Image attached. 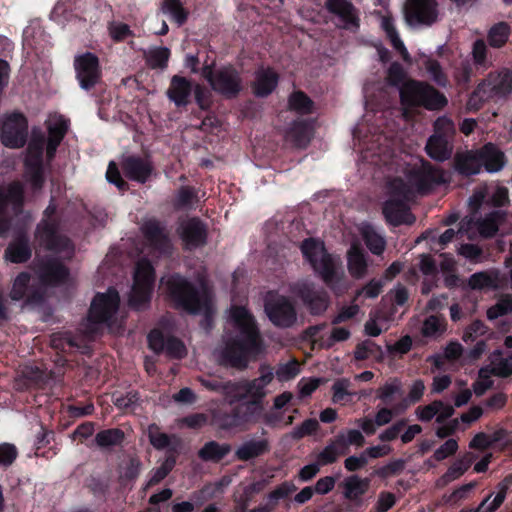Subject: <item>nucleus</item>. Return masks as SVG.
Segmentation results:
<instances>
[{"label": "nucleus", "mask_w": 512, "mask_h": 512, "mask_svg": "<svg viewBox=\"0 0 512 512\" xmlns=\"http://www.w3.org/2000/svg\"><path fill=\"white\" fill-rule=\"evenodd\" d=\"M148 436L150 443L156 449L167 448L172 440H177L175 436L169 437L167 434L162 433L159 427L154 424L148 427Z\"/></svg>", "instance_id": "603ef678"}, {"label": "nucleus", "mask_w": 512, "mask_h": 512, "mask_svg": "<svg viewBox=\"0 0 512 512\" xmlns=\"http://www.w3.org/2000/svg\"><path fill=\"white\" fill-rule=\"evenodd\" d=\"M300 372L299 364L295 360H291L287 363H283L278 365L276 371L274 372V377L280 382H286L293 378H295Z\"/></svg>", "instance_id": "13d9d810"}, {"label": "nucleus", "mask_w": 512, "mask_h": 512, "mask_svg": "<svg viewBox=\"0 0 512 512\" xmlns=\"http://www.w3.org/2000/svg\"><path fill=\"white\" fill-rule=\"evenodd\" d=\"M424 66L427 72L430 74V77L436 84L440 86H446L447 78L445 74L442 72L441 66L437 61L432 59H426Z\"/></svg>", "instance_id": "774afa93"}, {"label": "nucleus", "mask_w": 512, "mask_h": 512, "mask_svg": "<svg viewBox=\"0 0 512 512\" xmlns=\"http://www.w3.org/2000/svg\"><path fill=\"white\" fill-rule=\"evenodd\" d=\"M124 174L131 180L144 183L152 172L151 162L147 158L125 156L121 160Z\"/></svg>", "instance_id": "b1692460"}, {"label": "nucleus", "mask_w": 512, "mask_h": 512, "mask_svg": "<svg viewBox=\"0 0 512 512\" xmlns=\"http://www.w3.org/2000/svg\"><path fill=\"white\" fill-rule=\"evenodd\" d=\"M170 57V50L166 47H157L149 50L147 54L148 64L152 68H165Z\"/></svg>", "instance_id": "6e6d98bb"}, {"label": "nucleus", "mask_w": 512, "mask_h": 512, "mask_svg": "<svg viewBox=\"0 0 512 512\" xmlns=\"http://www.w3.org/2000/svg\"><path fill=\"white\" fill-rule=\"evenodd\" d=\"M349 273L357 279L363 278L367 271V262L358 244L354 243L347 253Z\"/></svg>", "instance_id": "473e14b6"}, {"label": "nucleus", "mask_w": 512, "mask_h": 512, "mask_svg": "<svg viewBox=\"0 0 512 512\" xmlns=\"http://www.w3.org/2000/svg\"><path fill=\"white\" fill-rule=\"evenodd\" d=\"M243 419L246 422H256L264 412V402L244 399Z\"/></svg>", "instance_id": "3c124183"}, {"label": "nucleus", "mask_w": 512, "mask_h": 512, "mask_svg": "<svg viewBox=\"0 0 512 512\" xmlns=\"http://www.w3.org/2000/svg\"><path fill=\"white\" fill-rule=\"evenodd\" d=\"M23 202V187L14 182L7 187L5 192H0V236L9 229L7 216L10 211L17 213Z\"/></svg>", "instance_id": "a211bd4d"}, {"label": "nucleus", "mask_w": 512, "mask_h": 512, "mask_svg": "<svg viewBox=\"0 0 512 512\" xmlns=\"http://www.w3.org/2000/svg\"><path fill=\"white\" fill-rule=\"evenodd\" d=\"M505 501V497L498 491L494 495L490 493L474 510H462L461 512H495Z\"/></svg>", "instance_id": "09e8293b"}, {"label": "nucleus", "mask_w": 512, "mask_h": 512, "mask_svg": "<svg viewBox=\"0 0 512 512\" xmlns=\"http://www.w3.org/2000/svg\"><path fill=\"white\" fill-rule=\"evenodd\" d=\"M426 151L431 158L444 161L450 157L452 145L450 140L439 135H432L426 144Z\"/></svg>", "instance_id": "72a5a7b5"}, {"label": "nucleus", "mask_w": 512, "mask_h": 512, "mask_svg": "<svg viewBox=\"0 0 512 512\" xmlns=\"http://www.w3.org/2000/svg\"><path fill=\"white\" fill-rule=\"evenodd\" d=\"M48 130L47 156L53 157L68 130V121L59 114H52L46 121Z\"/></svg>", "instance_id": "393cba45"}, {"label": "nucleus", "mask_w": 512, "mask_h": 512, "mask_svg": "<svg viewBox=\"0 0 512 512\" xmlns=\"http://www.w3.org/2000/svg\"><path fill=\"white\" fill-rule=\"evenodd\" d=\"M119 301L118 292L111 288L106 293L97 294L91 303L89 320L94 323H105L113 332H118L119 327L114 326V317Z\"/></svg>", "instance_id": "9d476101"}, {"label": "nucleus", "mask_w": 512, "mask_h": 512, "mask_svg": "<svg viewBox=\"0 0 512 512\" xmlns=\"http://www.w3.org/2000/svg\"><path fill=\"white\" fill-rule=\"evenodd\" d=\"M268 449L269 444L265 439L249 440L237 448L235 455L237 459L241 461H247L264 454L268 451Z\"/></svg>", "instance_id": "f704fd0d"}, {"label": "nucleus", "mask_w": 512, "mask_h": 512, "mask_svg": "<svg viewBox=\"0 0 512 512\" xmlns=\"http://www.w3.org/2000/svg\"><path fill=\"white\" fill-rule=\"evenodd\" d=\"M501 351H495L492 354L490 371L497 377L506 378L512 375V361L501 357Z\"/></svg>", "instance_id": "37998d69"}, {"label": "nucleus", "mask_w": 512, "mask_h": 512, "mask_svg": "<svg viewBox=\"0 0 512 512\" xmlns=\"http://www.w3.org/2000/svg\"><path fill=\"white\" fill-rule=\"evenodd\" d=\"M498 275L496 272H477L470 276L468 285L473 290L496 287Z\"/></svg>", "instance_id": "79ce46f5"}, {"label": "nucleus", "mask_w": 512, "mask_h": 512, "mask_svg": "<svg viewBox=\"0 0 512 512\" xmlns=\"http://www.w3.org/2000/svg\"><path fill=\"white\" fill-rule=\"evenodd\" d=\"M291 291L303 301L312 314H322L329 306L327 293L316 289L314 283L309 280L297 282L292 286Z\"/></svg>", "instance_id": "4468645a"}, {"label": "nucleus", "mask_w": 512, "mask_h": 512, "mask_svg": "<svg viewBox=\"0 0 512 512\" xmlns=\"http://www.w3.org/2000/svg\"><path fill=\"white\" fill-rule=\"evenodd\" d=\"M381 26L384 29V31L386 32L393 47L400 52V54L402 55V57L405 61H409L410 55H409L403 41L400 39L399 34L394 26L392 19L389 17H383L382 21H381Z\"/></svg>", "instance_id": "ea45409f"}, {"label": "nucleus", "mask_w": 512, "mask_h": 512, "mask_svg": "<svg viewBox=\"0 0 512 512\" xmlns=\"http://www.w3.org/2000/svg\"><path fill=\"white\" fill-rule=\"evenodd\" d=\"M512 92V71L490 73L471 94L467 101V109L478 110L481 105L490 99L502 98Z\"/></svg>", "instance_id": "423d86ee"}, {"label": "nucleus", "mask_w": 512, "mask_h": 512, "mask_svg": "<svg viewBox=\"0 0 512 512\" xmlns=\"http://www.w3.org/2000/svg\"><path fill=\"white\" fill-rule=\"evenodd\" d=\"M325 8L341 22V28L357 31L360 27L358 9L349 0H326Z\"/></svg>", "instance_id": "aec40b11"}, {"label": "nucleus", "mask_w": 512, "mask_h": 512, "mask_svg": "<svg viewBox=\"0 0 512 512\" xmlns=\"http://www.w3.org/2000/svg\"><path fill=\"white\" fill-rule=\"evenodd\" d=\"M415 414L420 421L428 422L436 417V422L442 423L454 414V407L436 400L428 405L418 406Z\"/></svg>", "instance_id": "a878e982"}, {"label": "nucleus", "mask_w": 512, "mask_h": 512, "mask_svg": "<svg viewBox=\"0 0 512 512\" xmlns=\"http://www.w3.org/2000/svg\"><path fill=\"white\" fill-rule=\"evenodd\" d=\"M278 75L270 68H260L256 71L253 84L254 93L257 96H267L276 87Z\"/></svg>", "instance_id": "7c9ffc66"}, {"label": "nucleus", "mask_w": 512, "mask_h": 512, "mask_svg": "<svg viewBox=\"0 0 512 512\" xmlns=\"http://www.w3.org/2000/svg\"><path fill=\"white\" fill-rule=\"evenodd\" d=\"M336 437L345 444V451L347 453L349 452L350 445L362 447L365 444V438L362 432L356 429H350L346 433L338 434Z\"/></svg>", "instance_id": "680f3d73"}, {"label": "nucleus", "mask_w": 512, "mask_h": 512, "mask_svg": "<svg viewBox=\"0 0 512 512\" xmlns=\"http://www.w3.org/2000/svg\"><path fill=\"white\" fill-rule=\"evenodd\" d=\"M509 203V192L503 186L481 185L469 198L470 211L490 210L491 207H503Z\"/></svg>", "instance_id": "9b49d317"}, {"label": "nucleus", "mask_w": 512, "mask_h": 512, "mask_svg": "<svg viewBox=\"0 0 512 512\" xmlns=\"http://www.w3.org/2000/svg\"><path fill=\"white\" fill-rule=\"evenodd\" d=\"M259 377L252 380L234 382L232 404L244 399L263 401L268 394L267 387L274 379V370L268 364H261Z\"/></svg>", "instance_id": "6e6552de"}, {"label": "nucleus", "mask_w": 512, "mask_h": 512, "mask_svg": "<svg viewBox=\"0 0 512 512\" xmlns=\"http://www.w3.org/2000/svg\"><path fill=\"white\" fill-rule=\"evenodd\" d=\"M154 281V269L150 262L146 259L139 260L135 267L129 296V304L133 308L141 309L150 300Z\"/></svg>", "instance_id": "1a4fd4ad"}, {"label": "nucleus", "mask_w": 512, "mask_h": 512, "mask_svg": "<svg viewBox=\"0 0 512 512\" xmlns=\"http://www.w3.org/2000/svg\"><path fill=\"white\" fill-rule=\"evenodd\" d=\"M1 142L12 149L24 146L27 137L28 123L21 113H11L0 118Z\"/></svg>", "instance_id": "ddd939ff"}, {"label": "nucleus", "mask_w": 512, "mask_h": 512, "mask_svg": "<svg viewBox=\"0 0 512 512\" xmlns=\"http://www.w3.org/2000/svg\"><path fill=\"white\" fill-rule=\"evenodd\" d=\"M446 175L429 163L415 161L404 167L398 175L389 178L385 185L386 200L383 214L392 225L411 224L414 217L408 212L407 203L416 194L426 193L435 185L446 182Z\"/></svg>", "instance_id": "f257e3e1"}, {"label": "nucleus", "mask_w": 512, "mask_h": 512, "mask_svg": "<svg viewBox=\"0 0 512 512\" xmlns=\"http://www.w3.org/2000/svg\"><path fill=\"white\" fill-rule=\"evenodd\" d=\"M438 16L435 0H407L405 4V17L410 25H430Z\"/></svg>", "instance_id": "6ab92c4d"}, {"label": "nucleus", "mask_w": 512, "mask_h": 512, "mask_svg": "<svg viewBox=\"0 0 512 512\" xmlns=\"http://www.w3.org/2000/svg\"><path fill=\"white\" fill-rule=\"evenodd\" d=\"M308 127L304 123H295L288 131L287 138L294 142L296 145H304L308 140Z\"/></svg>", "instance_id": "338daca9"}, {"label": "nucleus", "mask_w": 512, "mask_h": 512, "mask_svg": "<svg viewBox=\"0 0 512 512\" xmlns=\"http://www.w3.org/2000/svg\"><path fill=\"white\" fill-rule=\"evenodd\" d=\"M44 147V139H33L27 149L25 159L26 174L30 182L35 188L41 187L42 178V152Z\"/></svg>", "instance_id": "4be33fe9"}, {"label": "nucleus", "mask_w": 512, "mask_h": 512, "mask_svg": "<svg viewBox=\"0 0 512 512\" xmlns=\"http://www.w3.org/2000/svg\"><path fill=\"white\" fill-rule=\"evenodd\" d=\"M264 353L265 345L253 316L245 307H231L224 345L216 350L217 360L222 365L242 370Z\"/></svg>", "instance_id": "f03ea898"}, {"label": "nucleus", "mask_w": 512, "mask_h": 512, "mask_svg": "<svg viewBox=\"0 0 512 512\" xmlns=\"http://www.w3.org/2000/svg\"><path fill=\"white\" fill-rule=\"evenodd\" d=\"M178 233L186 248H195L203 245L206 240V230L203 224L195 218L183 220Z\"/></svg>", "instance_id": "5701e85b"}, {"label": "nucleus", "mask_w": 512, "mask_h": 512, "mask_svg": "<svg viewBox=\"0 0 512 512\" xmlns=\"http://www.w3.org/2000/svg\"><path fill=\"white\" fill-rule=\"evenodd\" d=\"M509 34H510V29L506 23L500 22V23L494 25L490 29L489 34H488V40H489L490 46L496 47V48L503 46L506 43V41L508 40Z\"/></svg>", "instance_id": "49530a36"}, {"label": "nucleus", "mask_w": 512, "mask_h": 512, "mask_svg": "<svg viewBox=\"0 0 512 512\" xmlns=\"http://www.w3.org/2000/svg\"><path fill=\"white\" fill-rule=\"evenodd\" d=\"M73 67L76 79L84 90L94 88L102 78V70L99 58L91 53L85 52L74 57Z\"/></svg>", "instance_id": "f8f14e48"}, {"label": "nucleus", "mask_w": 512, "mask_h": 512, "mask_svg": "<svg viewBox=\"0 0 512 512\" xmlns=\"http://www.w3.org/2000/svg\"><path fill=\"white\" fill-rule=\"evenodd\" d=\"M270 321L279 327H291L297 321V314L292 302L285 296H271L265 305Z\"/></svg>", "instance_id": "dca6fc26"}, {"label": "nucleus", "mask_w": 512, "mask_h": 512, "mask_svg": "<svg viewBox=\"0 0 512 512\" xmlns=\"http://www.w3.org/2000/svg\"><path fill=\"white\" fill-rule=\"evenodd\" d=\"M55 212V207L49 205L45 210V219L39 224L36 239L40 246L59 254L62 259H68L73 254L70 241L57 233L56 225L50 222L49 217Z\"/></svg>", "instance_id": "0eeeda50"}, {"label": "nucleus", "mask_w": 512, "mask_h": 512, "mask_svg": "<svg viewBox=\"0 0 512 512\" xmlns=\"http://www.w3.org/2000/svg\"><path fill=\"white\" fill-rule=\"evenodd\" d=\"M434 134L442 136L448 140H450L454 133L455 127L451 119L447 117H439L434 123Z\"/></svg>", "instance_id": "69168bd1"}, {"label": "nucleus", "mask_w": 512, "mask_h": 512, "mask_svg": "<svg viewBox=\"0 0 512 512\" xmlns=\"http://www.w3.org/2000/svg\"><path fill=\"white\" fill-rule=\"evenodd\" d=\"M289 108L300 114L312 112V101L303 93L295 92L289 98Z\"/></svg>", "instance_id": "864d4df0"}, {"label": "nucleus", "mask_w": 512, "mask_h": 512, "mask_svg": "<svg viewBox=\"0 0 512 512\" xmlns=\"http://www.w3.org/2000/svg\"><path fill=\"white\" fill-rule=\"evenodd\" d=\"M124 440V432L118 428L100 431L95 436V442L101 449L120 445Z\"/></svg>", "instance_id": "58836bf2"}, {"label": "nucleus", "mask_w": 512, "mask_h": 512, "mask_svg": "<svg viewBox=\"0 0 512 512\" xmlns=\"http://www.w3.org/2000/svg\"><path fill=\"white\" fill-rule=\"evenodd\" d=\"M203 74L214 90L226 96H233L240 91L241 82L239 76L231 67H225L215 72L206 68Z\"/></svg>", "instance_id": "f3484780"}, {"label": "nucleus", "mask_w": 512, "mask_h": 512, "mask_svg": "<svg viewBox=\"0 0 512 512\" xmlns=\"http://www.w3.org/2000/svg\"><path fill=\"white\" fill-rule=\"evenodd\" d=\"M166 285L178 307L192 314L210 313L212 296L203 279L191 284L183 277L173 275L167 279Z\"/></svg>", "instance_id": "20e7f679"}, {"label": "nucleus", "mask_w": 512, "mask_h": 512, "mask_svg": "<svg viewBox=\"0 0 512 512\" xmlns=\"http://www.w3.org/2000/svg\"><path fill=\"white\" fill-rule=\"evenodd\" d=\"M455 168L459 173L466 176L478 174L482 169L479 150L457 154Z\"/></svg>", "instance_id": "c85d7f7f"}, {"label": "nucleus", "mask_w": 512, "mask_h": 512, "mask_svg": "<svg viewBox=\"0 0 512 512\" xmlns=\"http://www.w3.org/2000/svg\"><path fill=\"white\" fill-rule=\"evenodd\" d=\"M228 444H219L215 441L206 443L199 451V456L205 461H218L230 452Z\"/></svg>", "instance_id": "a19ab883"}, {"label": "nucleus", "mask_w": 512, "mask_h": 512, "mask_svg": "<svg viewBox=\"0 0 512 512\" xmlns=\"http://www.w3.org/2000/svg\"><path fill=\"white\" fill-rule=\"evenodd\" d=\"M510 313H512V296L505 294L493 306L488 308L486 315L489 320H495Z\"/></svg>", "instance_id": "a18cd8bd"}, {"label": "nucleus", "mask_w": 512, "mask_h": 512, "mask_svg": "<svg viewBox=\"0 0 512 512\" xmlns=\"http://www.w3.org/2000/svg\"><path fill=\"white\" fill-rule=\"evenodd\" d=\"M491 375L493 374L489 367H483L479 370L478 378L473 384V391L477 396L483 395L492 387L493 380L491 379Z\"/></svg>", "instance_id": "bf43d9fd"}, {"label": "nucleus", "mask_w": 512, "mask_h": 512, "mask_svg": "<svg viewBox=\"0 0 512 512\" xmlns=\"http://www.w3.org/2000/svg\"><path fill=\"white\" fill-rule=\"evenodd\" d=\"M161 10L170 15L178 25L184 24L188 17V12L179 0H163Z\"/></svg>", "instance_id": "c03bdc74"}, {"label": "nucleus", "mask_w": 512, "mask_h": 512, "mask_svg": "<svg viewBox=\"0 0 512 512\" xmlns=\"http://www.w3.org/2000/svg\"><path fill=\"white\" fill-rule=\"evenodd\" d=\"M445 329L443 321L437 316L428 317L422 327V334L425 337H435Z\"/></svg>", "instance_id": "0e129e2a"}, {"label": "nucleus", "mask_w": 512, "mask_h": 512, "mask_svg": "<svg viewBox=\"0 0 512 512\" xmlns=\"http://www.w3.org/2000/svg\"><path fill=\"white\" fill-rule=\"evenodd\" d=\"M30 256L31 250L28 245V240L23 237L13 241L5 252L6 259L13 263L25 262Z\"/></svg>", "instance_id": "c9c22d12"}, {"label": "nucleus", "mask_w": 512, "mask_h": 512, "mask_svg": "<svg viewBox=\"0 0 512 512\" xmlns=\"http://www.w3.org/2000/svg\"><path fill=\"white\" fill-rule=\"evenodd\" d=\"M474 455L472 453H466L461 458H459L457 461H455L446 471V473L440 477L436 485L438 487H444L448 483L458 479L461 477L471 466Z\"/></svg>", "instance_id": "2f4dec72"}, {"label": "nucleus", "mask_w": 512, "mask_h": 512, "mask_svg": "<svg viewBox=\"0 0 512 512\" xmlns=\"http://www.w3.org/2000/svg\"><path fill=\"white\" fill-rule=\"evenodd\" d=\"M343 495L350 501H359L370 487V479L351 475L342 482Z\"/></svg>", "instance_id": "c756f323"}, {"label": "nucleus", "mask_w": 512, "mask_h": 512, "mask_svg": "<svg viewBox=\"0 0 512 512\" xmlns=\"http://www.w3.org/2000/svg\"><path fill=\"white\" fill-rule=\"evenodd\" d=\"M66 268L60 263L49 265L43 271L41 278L44 284H57L67 277Z\"/></svg>", "instance_id": "de8ad7c7"}, {"label": "nucleus", "mask_w": 512, "mask_h": 512, "mask_svg": "<svg viewBox=\"0 0 512 512\" xmlns=\"http://www.w3.org/2000/svg\"><path fill=\"white\" fill-rule=\"evenodd\" d=\"M142 232L147 242L142 253L159 257L170 252V240L159 222L152 219L147 220L142 226Z\"/></svg>", "instance_id": "2eb2a0df"}, {"label": "nucleus", "mask_w": 512, "mask_h": 512, "mask_svg": "<svg viewBox=\"0 0 512 512\" xmlns=\"http://www.w3.org/2000/svg\"><path fill=\"white\" fill-rule=\"evenodd\" d=\"M402 390V383L397 378H392L385 382L376 391L377 398L387 402L391 400L395 395L399 394Z\"/></svg>", "instance_id": "8fccbe9b"}, {"label": "nucleus", "mask_w": 512, "mask_h": 512, "mask_svg": "<svg viewBox=\"0 0 512 512\" xmlns=\"http://www.w3.org/2000/svg\"><path fill=\"white\" fill-rule=\"evenodd\" d=\"M345 444L342 440L335 437L325 448L318 454L317 461L321 465L332 464L337 461L340 456L346 455Z\"/></svg>", "instance_id": "4c0bfd02"}, {"label": "nucleus", "mask_w": 512, "mask_h": 512, "mask_svg": "<svg viewBox=\"0 0 512 512\" xmlns=\"http://www.w3.org/2000/svg\"><path fill=\"white\" fill-rule=\"evenodd\" d=\"M351 386L350 380L346 378L338 379L332 385V400L334 403H345L352 393L349 391Z\"/></svg>", "instance_id": "4d7b16f0"}, {"label": "nucleus", "mask_w": 512, "mask_h": 512, "mask_svg": "<svg viewBox=\"0 0 512 512\" xmlns=\"http://www.w3.org/2000/svg\"><path fill=\"white\" fill-rule=\"evenodd\" d=\"M198 381L205 387L207 390L219 393L225 397V399L232 404V397L234 393V382L226 381L223 382L216 378H206V377H198Z\"/></svg>", "instance_id": "e433bc0d"}, {"label": "nucleus", "mask_w": 512, "mask_h": 512, "mask_svg": "<svg viewBox=\"0 0 512 512\" xmlns=\"http://www.w3.org/2000/svg\"><path fill=\"white\" fill-rule=\"evenodd\" d=\"M301 251L324 283L337 295L348 290L349 285L341 269V260L327 253L324 243L316 239H306L301 244Z\"/></svg>", "instance_id": "7ed1b4c3"}, {"label": "nucleus", "mask_w": 512, "mask_h": 512, "mask_svg": "<svg viewBox=\"0 0 512 512\" xmlns=\"http://www.w3.org/2000/svg\"><path fill=\"white\" fill-rule=\"evenodd\" d=\"M470 224H473L479 234L483 237H492L496 234L507 214L500 210L471 211Z\"/></svg>", "instance_id": "412c9836"}, {"label": "nucleus", "mask_w": 512, "mask_h": 512, "mask_svg": "<svg viewBox=\"0 0 512 512\" xmlns=\"http://www.w3.org/2000/svg\"><path fill=\"white\" fill-rule=\"evenodd\" d=\"M363 237L369 250L374 254H381L385 249V241L382 236L377 234L372 228L367 227L363 230Z\"/></svg>", "instance_id": "5fc2aeb1"}, {"label": "nucleus", "mask_w": 512, "mask_h": 512, "mask_svg": "<svg viewBox=\"0 0 512 512\" xmlns=\"http://www.w3.org/2000/svg\"><path fill=\"white\" fill-rule=\"evenodd\" d=\"M400 98L403 114L408 117V109L424 107L428 110H439L448 103L447 98L427 83L408 80L400 87Z\"/></svg>", "instance_id": "39448f33"}, {"label": "nucleus", "mask_w": 512, "mask_h": 512, "mask_svg": "<svg viewBox=\"0 0 512 512\" xmlns=\"http://www.w3.org/2000/svg\"><path fill=\"white\" fill-rule=\"evenodd\" d=\"M475 483H469L460 486L450 494H446L442 497V502L446 505H456L460 501L466 499L469 493L474 489Z\"/></svg>", "instance_id": "052dcab7"}, {"label": "nucleus", "mask_w": 512, "mask_h": 512, "mask_svg": "<svg viewBox=\"0 0 512 512\" xmlns=\"http://www.w3.org/2000/svg\"><path fill=\"white\" fill-rule=\"evenodd\" d=\"M479 152L482 167H484L487 172L495 173L504 167L505 156L495 145L491 143L486 144Z\"/></svg>", "instance_id": "cd10ccee"}, {"label": "nucleus", "mask_w": 512, "mask_h": 512, "mask_svg": "<svg viewBox=\"0 0 512 512\" xmlns=\"http://www.w3.org/2000/svg\"><path fill=\"white\" fill-rule=\"evenodd\" d=\"M504 433H505L504 430H500V431L496 432L493 437H490L489 435H487L483 432L478 433L471 440L469 446H470V448L483 450V449L489 447L493 442L500 440Z\"/></svg>", "instance_id": "e2e57ef3"}, {"label": "nucleus", "mask_w": 512, "mask_h": 512, "mask_svg": "<svg viewBox=\"0 0 512 512\" xmlns=\"http://www.w3.org/2000/svg\"><path fill=\"white\" fill-rule=\"evenodd\" d=\"M192 92V84L185 77L175 75L170 81L166 95L177 107L186 106Z\"/></svg>", "instance_id": "bb28decb"}]
</instances>
